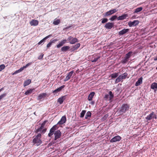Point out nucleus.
I'll list each match as a JSON object with an SVG mask.
<instances>
[{
    "mask_svg": "<svg viewBox=\"0 0 157 157\" xmlns=\"http://www.w3.org/2000/svg\"><path fill=\"white\" fill-rule=\"evenodd\" d=\"M41 133H39L36 136L33 140V143L34 144L38 146L42 143V141L41 140Z\"/></svg>",
    "mask_w": 157,
    "mask_h": 157,
    "instance_id": "nucleus-1",
    "label": "nucleus"
},
{
    "mask_svg": "<svg viewBox=\"0 0 157 157\" xmlns=\"http://www.w3.org/2000/svg\"><path fill=\"white\" fill-rule=\"evenodd\" d=\"M128 75V73L126 72H125L120 75L116 79L115 83H117L120 82L122 81L123 79H125L126 78Z\"/></svg>",
    "mask_w": 157,
    "mask_h": 157,
    "instance_id": "nucleus-2",
    "label": "nucleus"
},
{
    "mask_svg": "<svg viewBox=\"0 0 157 157\" xmlns=\"http://www.w3.org/2000/svg\"><path fill=\"white\" fill-rule=\"evenodd\" d=\"M129 108V105L127 104H123L121 108L119 113L121 114H123L126 111L128 110Z\"/></svg>",
    "mask_w": 157,
    "mask_h": 157,
    "instance_id": "nucleus-3",
    "label": "nucleus"
},
{
    "mask_svg": "<svg viewBox=\"0 0 157 157\" xmlns=\"http://www.w3.org/2000/svg\"><path fill=\"white\" fill-rule=\"evenodd\" d=\"M145 118L147 121H150L153 118L156 119L157 118V115L154 112L152 111L147 115Z\"/></svg>",
    "mask_w": 157,
    "mask_h": 157,
    "instance_id": "nucleus-4",
    "label": "nucleus"
},
{
    "mask_svg": "<svg viewBox=\"0 0 157 157\" xmlns=\"http://www.w3.org/2000/svg\"><path fill=\"white\" fill-rule=\"evenodd\" d=\"M100 56L98 54H94L92 56L91 59V61L92 63H95L98 61V59H100Z\"/></svg>",
    "mask_w": 157,
    "mask_h": 157,
    "instance_id": "nucleus-5",
    "label": "nucleus"
},
{
    "mask_svg": "<svg viewBox=\"0 0 157 157\" xmlns=\"http://www.w3.org/2000/svg\"><path fill=\"white\" fill-rule=\"evenodd\" d=\"M67 40L68 41L70 44H74L75 43L78 42V40L77 38H73L71 36H69L67 38Z\"/></svg>",
    "mask_w": 157,
    "mask_h": 157,
    "instance_id": "nucleus-6",
    "label": "nucleus"
},
{
    "mask_svg": "<svg viewBox=\"0 0 157 157\" xmlns=\"http://www.w3.org/2000/svg\"><path fill=\"white\" fill-rule=\"evenodd\" d=\"M121 139V137L119 136H117L112 138L110 140V142L113 143L120 141Z\"/></svg>",
    "mask_w": 157,
    "mask_h": 157,
    "instance_id": "nucleus-7",
    "label": "nucleus"
},
{
    "mask_svg": "<svg viewBox=\"0 0 157 157\" xmlns=\"http://www.w3.org/2000/svg\"><path fill=\"white\" fill-rule=\"evenodd\" d=\"M55 138L54 140H56L57 139L60 138L61 136V132L59 130H58L54 132Z\"/></svg>",
    "mask_w": 157,
    "mask_h": 157,
    "instance_id": "nucleus-8",
    "label": "nucleus"
},
{
    "mask_svg": "<svg viewBox=\"0 0 157 157\" xmlns=\"http://www.w3.org/2000/svg\"><path fill=\"white\" fill-rule=\"evenodd\" d=\"M114 23L113 22H108L105 25L104 27L107 29H111L114 26Z\"/></svg>",
    "mask_w": 157,
    "mask_h": 157,
    "instance_id": "nucleus-9",
    "label": "nucleus"
},
{
    "mask_svg": "<svg viewBox=\"0 0 157 157\" xmlns=\"http://www.w3.org/2000/svg\"><path fill=\"white\" fill-rule=\"evenodd\" d=\"M74 72V71H72L69 72L68 74H67V76L66 77L65 79L64 80V82H66L69 80L71 78Z\"/></svg>",
    "mask_w": 157,
    "mask_h": 157,
    "instance_id": "nucleus-10",
    "label": "nucleus"
},
{
    "mask_svg": "<svg viewBox=\"0 0 157 157\" xmlns=\"http://www.w3.org/2000/svg\"><path fill=\"white\" fill-rule=\"evenodd\" d=\"M139 23V21L138 20H135L133 21H130L128 23V25L129 27L132 26H136Z\"/></svg>",
    "mask_w": 157,
    "mask_h": 157,
    "instance_id": "nucleus-11",
    "label": "nucleus"
},
{
    "mask_svg": "<svg viewBox=\"0 0 157 157\" xmlns=\"http://www.w3.org/2000/svg\"><path fill=\"white\" fill-rule=\"evenodd\" d=\"M66 121V118L65 116H63L60 120L58 122L57 124H62L64 123Z\"/></svg>",
    "mask_w": 157,
    "mask_h": 157,
    "instance_id": "nucleus-12",
    "label": "nucleus"
},
{
    "mask_svg": "<svg viewBox=\"0 0 157 157\" xmlns=\"http://www.w3.org/2000/svg\"><path fill=\"white\" fill-rule=\"evenodd\" d=\"M39 22L37 20L33 19L30 22V24L31 26H36L38 25Z\"/></svg>",
    "mask_w": 157,
    "mask_h": 157,
    "instance_id": "nucleus-13",
    "label": "nucleus"
},
{
    "mask_svg": "<svg viewBox=\"0 0 157 157\" xmlns=\"http://www.w3.org/2000/svg\"><path fill=\"white\" fill-rule=\"evenodd\" d=\"M47 95V94L46 93H43L40 94L38 96L37 99L41 100L42 98H45Z\"/></svg>",
    "mask_w": 157,
    "mask_h": 157,
    "instance_id": "nucleus-14",
    "label": "nucleus"
},
{
    "mask_svg": "<svg viewBox=\"0 0 157 157\" xmlns=\"http://www.w3.org/2000/svg\"><path fill=\"white\" fill-rule=\"evenodd\" d=\"M129 30V29H124L119 32V35H124L126 33L128 32Z\"/></svg>",
    "mask_w": 157,
    "mask_h": 157,
    "instance_id": "nucleus-15",
    "label": "nucleus"
},
{
    "mask_svg": "<svg viewBox=\"0 0 157 157\" xmlns=\"http://www.w3.org/2000/svg\"><path fill=\"white\" fill-rule=\"evenodd\" d=\"M65 87V86L63 85L59 87V88H57V89H56L54 90L53 91L52 93H57L59 92L63 88Z\"/></svg>",
    "mask_w": 157,
    "mask_h": 157,
    "instance_id": "nucleus-16",
    "label": "nucleus"
},
{
    "mask_svg": "<svg viewBox=\"0 0 157 157\" xmlns=\"http://www.w3.org/2000/svg\"><path fill=\"white\" fill-rule=\"evenodd\" d=\"M66 95L63 96L58 98V102H59L60 104H62L64 101L66 99Z\"/></svg>",
    "mask_w": 157,
    "mask_h": 157,
    "instance_id": "nucleus-17",
    "label": "nucleus"
},
{
    "mask_svg": "<svg viewBox=\"0 0 157 157\" xmlns=\"http://www.w3.org/2000/svg\"><path fill=\"white\" fill-rule=\"evenodd\" d=\"M128 17V15L127 14H124L121 16H119L117 18L118 20H123L126 18Z\"/></svg>",
    "mask_w": 157,
    "mask_h": 157,
    "instance_id": "nucleus-18",
    "label": "nucleus"
},
{
    "mask_svg": "<svg viewBox=\"0 0 157 157\" xmlns=\"http://www.w3.org/2000/svg\"><path fill=\"white\" fill-rule=\"evenodd\" d=\"M142 77H141L139 78L138 81L136 82L135 83V86H138L140 85L142 83Z\"/></svg>",
    "mask_w": 157,
    "mask_h": 157,
    "instance_id": "nucleus-19",
    "label": "nucleus"
},
{
    "mask_svg": "<svg viewBox=\"0 0 157 157\" xmlns=\"http://www.w3.org/2000/svg\"><path fill=\"white\" fill-rule=\"evenodd\" d=\"M66 41L67 40L65 39L61 41L59 44L57 45V48H59L62 46L66 42Z\"/></svg>",
    "mask_w": 157,
    "mask_h": 157,
    "instance_id": "nucleus-20",
    "label": "nucleus"
},
{
    "mask_svg": "<svg viewBox=\"0 0 157 157\" xmlns=\"http://www.w3.org/2000/svg\"><path fill=\"white\" fill-rule=\"evenodd\" d=\"M118 73L117 72H114L113 73L111 74L109 77H111L112 79L115 78L118 76Z\"/></svg>",
    "mask_w": 157,
    "mask_h": 157,
    "instance_id": "nucleus-21",
    "label": "nucleus"
},
{
    "mask_svg": "<svg viewBox=\"0 0 157 157\" xmlns=\"http://www.w3.org/2000/svg\"><path fill=\"white\" fill-rule=\"evenodd\" d=\"M52 36V35L50 34L49 35L45 37L43 39L41 40L38 44L40 45L42 43L44 42L46 40L49 38V37L51 36Z\"/></svg>",
    "mask_w": 157,
    "mask_h": 157,
    "instance_id": "nucleus-22",
    "label": "nucleus"
},
{
    "mask_svg": "<svg viewBox=\"0 0 157 157\" xmlns=\"http://www.w3.org/2000/svg\"><path fill=\"white\" fill-rule=\"evenodd\" d=\"M31 79H28L25 81L23 84V86L24 87H25L26 86L29 85L30 83H31Z\"/></svg>",
    "mask_w": 157,
    "mask_h": 157,
    "instance_id": "nucleus-23",
    "label": "nucleus"
},
{
    "mask_svg": "<svg viewBox=\"0 0 157 157\" xmlns=\"http://www.w3.org/2000/svg\"><path fill=\"white\" fill-rule=\"evenodd\" d=\"M95 93L94 92H91L89 95L88 99L89 101H91L92 100L93 97L94 96Z\"/></svg>",
    "mask_w": 157,
    "mask_h": 157,
    "instance_id": "nucleus-24",
    "label": "nucleus"
},
{
    "mask_svg": "<svg viewBox=\"0 0 157 157\" xmlns=\"http://www.w3.org/2000/svg\"><path fill=\"white\" fill-rule=\"evenodd\" d=\"M60 23V19H57L56 18L54 19L53 24L54 25H59Z\"/></svg>",
    "mask_w": 157,
    "mask_h": 157,
    "instance_id": "nucleus-25",
    "label": "nucleus"
},
{
    "mask_svg": "<svg viewBox=\"0 0 157 157\" xmlns=\"http://www.w3.org/2000/svg\"><path fill=\"white\" fill-rule=\"evenodd\" d=\"M35 90L34 89H30L27 90L25 93V94L26 95H29L31 94L33 92V91Z\"/></svg>",
    "mask_w": 157,
    "mask_h": 157,
    "instance_id": "nucleus-26",
    "label": "nucleus"
},
{
    "mask_svg": "<svg viewBox=\"0 0 157 157\" xmlns=\"http://www.w3.org/2000/svg\"><path fill=\"white\" fill-rule=\"evenodd\" d=\"M57 40L56 39H55L52 40H50V42L47 45V48H48L50 47L52 44L54 43L55 42L57 41Z\"/></svg>",
    "mask_w": 157,
    "mask_h": 157,
    "instance_id": "nucleus-27",
    "label": "nucleus"
},
{
    "mask_svg": "<svg viewBox=\"0 0 157 157\" xmlns=\"http://www.w3.org/2000/svg\"><path fill=\"white\" fill-rule=\"evenodd\" d=\"M70 48V47L68 46H63L61 48V50L63 52H66Z\"/></svg>",
    "mask_w": 157,
    "mask_h": 157,
    "instance_id": "nucleus-28",
    "label": "nucleus"
},
{
    "mask_svg": "<svg viewBox=\"0 0 157 157\" xmlns=\"http://www.w3.org/2000/svg\"><path fill=\"white\" fill-rule=\"evenodd\" d=\"M151 89H153L154 90L155 89H157V83L156 82H154L152 83L151 86Z\"/></svg>",
    "mask_w": 157,
    "mask_h": 157,
    "instance_id": "nucleus-29",
    "label": "nucleus"
},
{
    "mask_svg": "<svg viewBox=\"0 0 157 157\" xmlns=\"http://www.w3.org/2000/svg\"><path fill=\"white\" fill-rule=\"evenodd\" d=\"M58 128L57 127V125H55L53 126L52 128H51L50 130V131L52 132H54L56 130V129Z\"/></svg>",
    "mask_w": 157,
    "mask_h": 157,
    "instance_id": "nucleus-30",
    "label": "nucleus"
},
{
    "mask_svg": "<svg viewBox=\"0 0 157 157\" xmlns=\"http://www.w3.org/2000/svg\"><path fill=\"white\" fill-rule=\"evenodd\" d=\"M128 60L129 59L125 56L124 59L121 60V62L122 63L124 64L126 63Z\"/></svg>",
    "mask_w": 157,
    "mask_h": 157,
    "instance_id": "nucleus-31",
    "label": "nucleus"
},
{
    "mask_svg": "<svg viewBox=\"0 0 157 157\" xmlns=\"http://www.w3.org/2000/svg\"><path fill=\"white\" fill-rule=\"evenodd\" d=\"M132 52H129L128 53L126 54L125 57L129 59V58L132 56Z\"/></svg>",
    "mask_w": 157,
    "mask_h": 157,
    "instance_id": "nucleus-32",
    "label": "nucleus"
},
{
    "mask_svg": "<svg viewBox=\"0 0 157 157\" xmlns=\"http://www.w3.org/2000/svg\"><path fill=\"white\" fill-rule=\"evenodd\" d=\"M91 116V113L90 111H88L86 113L85 117V118L86 119H88V117H90Z\"/></svg>",
    "mask_w": 157,
    "mask_h": 157,
    "instance_id": "nucleus-33",
    "label": "nucleus"
},
{
    "mask_svg": "<svg viewBox=\"0 0 157 157\" xmlns=\"http://www.w3.org/2000/svg\"><path fill=\"white\" fill-rule=\"evenodd\" d=\"M143 10V8L142 7H140L137 8L135 9L134 11V13H137L140 12Z\"/></svg>",
    "mask_w": 157,
    "mask_h": 157,
    "instance_id": "nucleus-34",
    "label": "nucleus"
},
{
    "mask_svg": "<svg viewBox=\"0 0 157 157\" xmlns=\"http://www.w3.org/2000/svg\"><path fill=\"white\" fill-rule=\"evenodd\" d=\"M86 113V111L85 110H82L80 113V117H83Z\"/></svg>",
    "mask_w": 157,
    "mask_h": 157,
    "instance_id": "nucleus-35",
    "label": "nucleus"
},
{
    "mask_svg": "<svg viewBox=\"0 0 157 157\" xmlns=\"http://www.w3.org/2000/svg\"><path fill=\"white\" fill-rule=\"evenodd\" d=\"M112 13L110 10L106 12L105 13V17H107L112 15Z\"/></svg>",
    "mask_w": 157,
    "mask_h": 157,
    "instance_id": "nucleus-36",
    "label": "nucleus"
},
{
    "mask_svg": "<svg viewBox=\"0 0 157 157\" xmlns=\"http://www.w3.org/2000/svg\"><path fill=\"white\" fill-rule=\"evenodd\" d=\"M46 122H47V121H44L42 123V124H41V126L40 127V128H41L42 129L44 128Z\"/></svg>",
    "mask_w": 157,
    "mask_h": 157,
    "instance_id": "nucleus-37",
    "label": "nucleus"
},
{
    "mask_svg": "<svg viewBox=\"0 0 157 157\" xmlns=\"http://www.w3.org/2000/svg\"><path fill=\"white\" fill-rule=\"evenodd\" d=\"M117 15H114L112 16L111 18H109V20L111 21H113L117 18Z\"/></svg>",
    "mask_w": 157,
    "mask_h": 157,
    "instance_id": "nucleus-38",
    "label": "nucleus"
},
{
    "mask_svg": "<svg viewBox=\"0 0 157 157\" xmlns=\"http://www.w3.org/2000/svg\"><path fill=\"white\" fill-rule=\"evenodd\" d=\"M5 67V65L4 64H2L0 65V71H2L4 69Z\"/></svg>",
    "mask_w": 157,
    "mask_h": 157,
    "instance_id": "nucleus-39",
    "label": "nucleus"
},
{
    "mask_svg": "<svg viewBox=\"0 0 157 157\" xmlns=\"http://www.w3.org/2000/svg\"><path fill=\"white\" fill-rule=\"evenodd\" d=\"M101 23L102 24H104L106 22H107L108 21V19L106 18H103L102 19Z\"/></svg>",
    "mask_w": 157,
    "mask_h": 157,
    "instance_id": "nucleus-40",
    "label": "nucleus"
},
{
    "mask_svg": "<svg viewBox=\"0 0 157 157\" xmlns=\"http://www.w3.org/2000/svg\"><path fill=\"white\" fill-rule=\"evenodd\" d=\"M80 44L79 43H78L74 46V48L75 49H77L80 46Z\"/></svg>",
    "mask_w": 157,
    "mask_h": 157,
    "instance_id": "nucleus-41",
    "label": "nucleus"
},
{
    "mask_svg": "<svg viewBox=\"0 0 157 157\" xmlns=\"http://www.w3.org/2000/svg\"><path fill=\"white\" fill-rule=\"evenodd\" d=\"M109 94L110 96V98H109L110 99H112L113 98L114 95L112 93V92H111V91H109Z\"/></svg>",
    "mask_w": 157,
    "mask_h": 157,
    "instance_id": "nucleus-42",
    "label": "nucleus"
},
{
    "mask_svg": "<svg viewBox=\"0 0 157 157\" xmlns=\"http://www.w3.org/2000/svg\"><path fill=\"white\" fill-rule=\"evenodd\" d=\"M42 129L41 128H40V127L39 128H38L35 131V132L36 133H38L39 132H41Z\"/></svg>",
    "mask_w": 157,
    "mask_h": 157,
    "instance_id": "nucleus-43",
    "label": "nucleus"
},
{
    "mask_svg": "<svg viewBox=\"0 0 157 157\" xmlns=\"http://www.w3.org/2000/svg\"><path fill=\"white\" fill-rule=\"evenodd\" d=\"M110 11L111 12L112 14H113L114 13H115L117 11V10H116V9H114L110 10Z\"/></svg>",
    "mask_w": 157,
    "mask_h": 157,
    "instance_id": "nucleus-44",
    "label": "nucleus"
},
{
    "mask_svg": "<svg viewBox=\"0 0 157 157\" xmlns=\"http://www.w3.org/2000/svg\"><path fill=\"white\" fill-rule=\"evenodd\" d=\"M6 94H4L0 96V100L2 99L3 98L5 97L6 96Z\"/></svg>",
    "mask_w": 157,
    "mask_h": 157,
    "instance_id": "nucleus-45",
    "label": "nucleus"
},
{
    "mask_svg": "<svg viewBox=\"0 0 157 157\" xmlns=\"http://www.w3.org/2000/svg\"><path fill=\"white\" fill-rule=\"evenodd\" d=\"M43 56H44V54H41V55L40 56H39V57H38V59H41L43 58Z\"/></svg>",
    "mask_w": 157,
    "mask_h": 157,
    "instance_id": "nucleus-46",
    "label": "nucleus"
},
{
    "mask_svg": "<svg viewBox=\"0 0 157 157\" xmlns=\"http://www.w3.org/2000/svg\"><path fill=\"white\" fill-rule=\"evenodd\" d=\"M31 64H32V63H28L27 64H26L25 66H24V67L25 68H26L27 67H28L29 66H30Z\"/></svg>",
    "mask_w": 157,
    "mask_h": 157,
    "instance_id": "nucleus-47",
    "label": "nucleus"
},
{
    "mask_svg": "<svg viewBox=\"0 0 157 157\" xmlns=\"http://www.w3.org/2000/svg\"><path fill=\"white\" fill-rule=\"evenodd\" d=\"M54 133V132H52L49 131V132L48 134V136L49 137H51L53 134Z\"/></svg>",
    "mask_w": 157,
    "mask_h": 157,
    "instance_id": "nucleus-48",
    "label": "nucleus"
},
{
    "mask_svg": "<svg viewBox=\"0 0 157 157\" xmlns=\"http://www.w3.org/2000/svg\"><path fill=\"white\" fill-rule=\"evenodd\" d=\"M20 72V71L19 70H17L16 71H15L12 74V75H15L17 73H19Z\"/></svg>",
    "mask_w": 157,
    "mask_h": 157,
    "instance_id": "nucleus-49",
    "label": "nucleus"
},
{
    "mask_svg": "<svg viewBox=\"0 0 157 157\" xmlns=\"http://www.w3.org/2000/svg\"><path fill=\"white\" fill-rule=\"evenodd\" d=\"M42 129L43 130H41V133H44L46 131L47 128H44Z\"/></svg>",
    "mask_w": 157,
    "mask_h": 157,
    "instance_id": "nucleus-50",
    "label": "nucleus"
},
{
    "mask_svg": "<svg viewBox=\"0 0 157 157\" xmlns=\"http://www.w3.org/2000/svg\"><path fill=\"white\" fill-rule=\"evenodd\" d=\"M24 68H25L24 67V66L23 67H21L19 69L20 71L21 72V71H22L24 69Z\"/></svg>",
    "mask_w": 157,
    "mask_h": 157,
    "instance_id": "nucleus-51",
    "label": "nucleus"
},
{
    "mask_svg": "<svg viewBox=\"0 0 157 157\" xmlns=\"http://www.w3.org/2000/svg\"><path fill=\"white\" fill-rule=\"evenodd\" d=\"M109 94H105V96H104V98L107 99L108 98H109Z\"/></svg>",
    "mask_w": 157,
    "mask_h": 157,
    "instance_id": "nucleus-52",
    "label": "nucleus"
},
{
    "mask_svg": "<svg viewBox=\"0 0 157 157\" xmlns=\"http://www.w3.org/2000/svg\"><path fill=\"white\" fill-rule=\"evenodd\" d=\"M154 61H156V60H157V57H155L154 58Z\"/></svg>",
    "mask_w": 157,
    "mask_h": 157,
    "instance_id": "nucleus-53",
    "label": "nucleus"
},
{
    "mask_svg": "<svg viewBox=\"0 0 157 157\" xmlns=\"http://www.w3.org/2000/svg\"><path fill=\"white\" fill-rule=\"evenodd\" d=\"M71 27V26H68V27H66V28H65V29H69V28H70Z\"/></svg>",
    "mask_w": 157,
    "mask_h": 157,
    "instance_id": "nucleus-54",
    "label": "nucleus"
},
{
    "mask_svg": "<svg viewBox=\"0 0 157 157\" xmlns=\"http://www.w3.org/2000/svg\"><path fill=\"white\" fill-rule=\"evenodd\" d=\"M3 90V88H2L0 89V92Z\"/></svg>",
    "mask_w": 157,
    "mask_h": 157,
    "instance_id": "nucleus-55",
    "label": "nucleus"
},
{
    "mask_svg": "<svg viewBox=\"0 0 157 157\" xmlns=\"http://www.w3.org/2000/svg\"><path fill=\"white\" fill-rule=\"evenodd\" d=\"M156 69L157 70V67H156Z\"/></svg>",
    "mask_w": 157,
    "mask_h": 157,
    "instance_id": "nucleus-56",
    "label": "nucleus"
}]
</instances>
